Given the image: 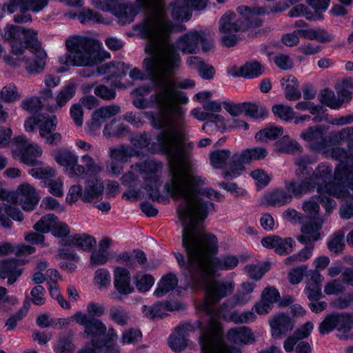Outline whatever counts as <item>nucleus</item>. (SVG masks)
Listing matches in <instances>:
<instances>
[{"instance_id":"1","label":"nucleus","mask_w":353,"mask_h":353,"mask_svg":"<svg viewBox=\"0 0 353 353\" xmlns=\"http://www.w3.org/2000/svg\"><path fill=\"white\" fill-rule=\"evenodd\" d=\"M65 48L70 54L60 57L59 61L66 66H90L91 68L83 69L80 74L83 77L108 74V79L112 80L114 87H121V79L127 75L129 65L123 61H111L101 65L103 57L98 51L99 43L97 39L74 35L65 41Z\"/></svg>"},{"instance_id":"2","label":"nucleus","mask_w":353,"mask_h":353,"mask_svg":"<svg viewBox=\"0 0 353 353\" xmlns=\"http://www.w3.org/2000/svg\"><path fill=\"white\" fill-rule=\"evenodd\" d=\"M312 163V160L308 155L296 159L294 164L298 168L295 170V175L302 179L299 182L293 179L284 183L285 190L293 193L297 199L315 190L320 194L328 190L330 196L331 166L326 163H321L313 170L309 167Z\"/></svg>"},{"instance_id":"3","label":"nucleus","mask_w":353,"mask_h":353,"mask_svg":"<svg viewBox=\"0 0 353 353\" xmlns=\"http://www.w3.org/2000/svg\"><path fill=\"white\" fill-rule=\"evenodd\" d=\"M137 171L143 179L142 188L154 202L165 204L167 199L160 192L161 172L162 163L154 159L145 160L135 165Z\"/></svg>"},{"instance_id":"4","label":"nucleus","mask_w":353,"mask_h":353,"mask_svg":"<svg viewBox=\"0 0 353 353\" xmlns=\"http://www.w3.org/2000/svg\"><path fill=\"white\" fill-rule=\"evenodd\" d=\"M37 34V32L32 29L8 25L4 29L3 38L10 43L11 52L15 55H20L26 49L32 52L39 51L41 45Z\"/></svg>"},{"instance_id":"5","label":"nucleus","mask_w":353,"mask_h":353,"mask_svg":"<svg viewBox=\"0 0 353 353\" xmlns=\"http://www.w3.org/2000/svg\"><path fill=\"white\" fill-rule=\"evenodd\" d=\"M172 134L170 130L160 131L156 137L157 143L152 142L150 134L146 132L132 134L129 140L134 149L141 151L145 148L151 154L171 156L174 154V143L171 141Z\"/></svg>"},{"instance_id":"6","label":"nucleus","mask_w":353,"mask_h":353,"mask_svg":"<svg viewBox=\"0 0 353 353\" xmlns=\"http://www.w3.org/2000/svg\"><path fill=\"white\" fill-rule=\"evenodd\" d=\"M87 314L81 311L76 312L72 316V321L84 327L88 336H104L106 334V325L99 318L105 314L103 305L90 302L86 306Z\"/></svg>"},{"instance_id":"7","label":"nucleus","mask_w":353,"mask_h":353,"mask_svg":"<svg viewBox=\"0 0 353 353\" xmlns=\"http://www.w3.org/2000/svg\"><path fill=\"white\" fill-rule=\"evenodd\" d=\"M350 151L332 146V159L339 161L335 167L332 181L353 190V141L347 144Z\"/></svg>"},{"instance_id":"8","label":"nucleus","mask_w":353,"mask_h":353,"mask_svg":"<svg viewBox=\"0 0 353 353\" xmlns=\"http://www.w3.org/2000/svg\"><path fill=\"white\" fill-rule=\"evenodd\" d=\"M12 145L15 146L12 150L13 156L17 157L21 163L30 167L41 163L37 158L41 156L42 150L37 144L30 143L25 135L13 137Z\"/></svg>"},{"instance_id":"9","label":"nucleus","mask_w":353,"mask_h":353,"mask_svg":"<svg viewBox=\"0 0 353 353\" xmlns=\"http://www.w3.org/2000/svg\"><path fill=\"white\" fill-rule=\"evenodd\" d=\"M328 126L316 125L310 126L301 134V137L310 142L309 148L314 152L324 151L326 157L331 156V133L326 135Z\"/></svg>"},{"instance_id":"10","label":"nucleus","mask_w":353,"mask_h":353,"mask_svg":"<svg viewBox=\"0 0 353 353\" xmlns=\"http://www.w3.org/2000/svg\"><path fill=\"white\" fill-rule=\"evenodd\" d=\"M150 101L159 110L145 112V117L150 121L152 128L161 131L165 130L164 128L167 124V117L164 108L171 102V92L167 90L159 93H154L150 96Z\"/></svg>"},{"instance_id":"11","label":"nucleus","mask_w":353,"mask_h":353,"mask_svg":"<svg viewBox=\"0 0 353 353\" xmlns=\"http://www.w3.org/2000/svg\"><path fill=\"white\" fill-rule=\"evenodd\" d=\"M236 14L228 11L219 19V32L221 33H233L245 32L250 28H259L263 25V19L244 16L243 18L234 21Z\"/></svg>"},{"instance_id":"12","label":"nucleus","mask_w":353,"mask_h":353,"mask_svg":"<svg viewBox=\"0 0 353 353\" xmlns=\"http://www.w3.org/2000/svg\"><path fill=\"white\" fill-rule=\"evenodd\" d=\"M198 327L200 330L199 343L202 351L216 344L223 336V324L212 316L205 326L201 321H198Z\"/></svg>"},{"instance_id":"13","label":"nucleus","mask_w":353,"mask_h":353,"mask_svg":"<svg viewBox=\"0 0 353 353\" xmlns=\"http://www.w3.org/2000/svg\"><path fill=\"white\" fill-rule=\"evenodd\" d=\"M263 247L273 249L279 255L285 256L291 253L295 246V241L292 237L282 238L278 235H268L261 241Z\"/></svg>"},{"instance_id":"14","label":"nucleus","mask_w":353,"mask_h":353,"mask_svg":"<svg viewBox=\"0 0 353 353\" xmlns=\"http://www.w3.org/2000/svg\"><path fill=\"white\" fill-rule=\"evenodd\" d=\"M269 323L272 337L279 339L293 330L295 321L287 313L279 312L270 320Z\"/></svg>"},{"instance_id":"15","label":"nucleus","mask_w":353,"mask_h":353,"mask_svg":"<svg viewBox=\"0 0 353 353\" xmlns=\"http://www.w3.org/2000/svg\"><path fill=\"white\" fill-rule=\"evenodd\" d=\"M347 186H342L341 183L332 181V197L347 199L339 210L340 216L343 219H350L353 216V194Z\"/></svg>"},{"instance_id":"16","label":"nucleus","mask_w":353,"mask_h":353,"mask_svg":"<svg viewBox=\"0 0 353 353\" xmlns=\"http://www.w3.org/2000/svg\"><path fill=\"white\" fill-rule=\"evenodd\" d=\"M228 74L234 78L254 79L263 74V66L258 61H246L240 67L233 65L228 70Z\"/></svg>"},{"instance_id":"17","label":"nucleus","mask_w":353,"mask_h":353,"mask_svg":"<svg viewBox=\"0 0 353 353\" xmlns=\"http://www.w3.org/2000/svg\"><path fill=\"white\" fill-rule=\"evenodd\" d=\"M328 190L322 192V194L318 193V195L311 196L309 200L303 203V210L309 216L319 215L320 210L319 203H321L325 209L326 213H331V196H329Z\"/></svg>"},{"instance_id":"18","label":"nucleus","mask_w":353,"mask_h":353,"mask_svg":"<svg viewBox=\"0 0 353 353\" xmlns=\"http://www.w3.org/2000/svg\"><path fill=\"white\" fill-rule=\"evenodd\" d=\"M199 30H190L181 34L176 40L177 48L185 54H194L199 52Z\"/></svg>"},{"instance_id":"19","label":"nucleus","mask_w":353,"mask_h":353,"mask_svg":"<svg viewBox=\"0 0 353 353\" xmlns=\"http://www.w3.org/2000/svg\"><path fill=\"white\" fill-rule=\"evenodd\" d=\"M304 292L310 301H317L322 297V282L324 279L317 270H310Z\"/></svg>"},{"instance_id":"20","label":"nucleus","mask_w":353,"mask_h":353,"mask_svg":"<svg viewBox=\"0 0 353 353\" xmlns=\"http://www.w3.org/2000/svg\"><path fill=\"white\" fill-rule=\"evenodd\" d=\"M17 258L0 260V279H7L8 285H13L22 275L23 269L17 267Z\"/></svg>"},{"instance_id":"21","label":"nucleus","mask_w":353,"mask_h":353,"mask_svg":"<svg viewBox=\"0 0 353 353\" xmlns=\"http://www.w3.org/2000/svg\"><path fill=\"white\" fill-rule=\"evenodd\" d=\"M114 287L119 294L128 295L134 290L131 285L130 271L123 267L117 266L114 270Z\"/></svg>"},{"instance_id":"22","label":"nucleus","mask_w":353,"mask_h":353,"mask_svg":"<svg viewBox=\"0 0 353 353\" xmlns=\"http://www.w3.org/2000/svg\"><path fill=\"white\" fill-rule=\"evenodd\" d=\"M190 280L198 284L208 283L212 276L216 272L212 269V260L209 265L201 262H196L194 265L191 263L190 270H187Z\"/></svg>"},{"instance_id":"23","label":"nucleus","mask_w":353,"mask_h":353,"mask_svg":"<svg viewBox=\"0 0 353 353\" xmlns=\"http://www.w3.org/2000/svg\"><path fill=\"white\" fill-rule=\"evenodd\" d=\"M226 339L234 344L250 345L255 342L252 330L246 326L230 328L226 332Z\"/></svg>"},{"instance_id":"24","label":"nucleus","mask_w":353,"mask_h":353,"mask_svg":"<svg viewBox=\"0 0 353 353\" xmlns=\"http://www.w3.org/2000/svg\"><path fill=\"white\" fill-rule=\"evenodd\" d=\"M97 244L96 239L86 233H78L70 236L63 243L64 246L76 248L85 252H91Z\"/></svg>"},{"instance_id":"25","label":"nucleus","mask_w":353,"mask_h":353,"mask_svg":"<svg viewBox=\"0 0 353 353\" xmlns=\"http://www.w3.org/2000/svg\"><path fill=\"white\" fill-rule=\"evenodd\" d=\"M189 326L190 324L178 325L175 327V332L169 336L168 343L174 352H181L187 347Z\"/></svg>"},{"instance_id":"26","label":"nucleus","mask_w":353,"mask_h":353,"mask_svg":"<svg viewBox=\"0 0 353 353\" xmlns=\"http://www.w3.org/2000/svg\"><path fill=\"white\" fill-rule=\"evenodd\" d=\"M104 191V185L99 179H88L85 181L82 201L91 203L95 199L101 198Z\"/></svg>"},{"instance_id":"27","label":"nucleus","mask_w":353,"mask_h":353,"mask_svg":"<svg viewBox=\"0 0 353 353\" xmlns=\"http://www.w3.org/2000/svg\"><path fill=\"white\" fill-rule=\"evenodd\" d=\"M178 283L179 279L176 275L172 272H168L163 275L159 280L153 294L157 298L163 297L173 291Z\"/></svg>"},{"instance_id":"28","label":"nucleus","mask_w":353,"mask_h":353,"mask_svg":"<svg viewBox=\"0 0 353 353\" xmlns=\"http://www.w3.org/2000/svg\"><path fill=\"white\" fill-rule=\"evenodd\" d=\"M189 184L192 192L195 194L196 197L203 196L210 199H212L213 195L218 194V192L211 188H205L206 178L199 175H190L188 177Z\"/></svg>"},{"instance_id":"29","label":"nucleus","mask_w":353,"mask_h":353,"mask_svg":"<svg viewBox=\"0 0 353 353\" xmlns=\"http://www.w3.org/2000/svg\"><path fill=\"white\" fill-rule=\"evenodd\" d=\"M353 86L350 80L345 79L342 81L341 88L338 90L336 97L332 90V110H339L343 103H348L352 99L353 94L348 90Z\"/></svg>"},{"instance_id":"30","label":"nucleus","mask_w":353,"mask_h":353,"mask_svg":"<svg viewBox=\"0 0 353 353\" xmlns=\"http://www.w3.org/2000/svg\"><path fill=\"white\" fill-rule=\"evenodd\" d=\"M196 244V226L194 224H189L184 226L182 232V246L189 258H191L195 254Z\"/></svg>"},{"instance_id":"31","label":"nucleus","mask_w":353,"mask_h":353,"mask_svg":"<svg viewBox=\"0 0 353 353\" xmlns=\"http://www.w3.org/2000/svg\"><path fill=\"white\" fill-rule=\"evenodd\" d=\"M171 17L174 21L185 22L192 16V10L185 0H175L171 3Z\"/></svg>"},{"instance_id":"32","label":"nucleus","mask_w":353,"mask_h":353,"mask_svg":"<svg viewBox=\"0 0 353 353\" xmlns=\"http://www.w3.org/2000/svg\"><path fill=\"white\" fill-rule=\"evenodd\" d=\"M292 197L297 199L292 192L282 188H276L265 196L267 203L272 206H282L292 201Z\"/></svg>"},{"instance_id":"33","label":"nucleus","mask_w":353,"mask_h":353,"mask_svg":"<svg viewBox=\"0 0 353 353\" xmlns=\"http://www.w3.org/2000/svg\"><path fill=\"white\" fill-rule=\"evenodd\" d=\"M239 263V257L231 254L212 258V269L214 272L232 270L237 267Z\"/></svg>"},{"instance_id":"34","label":"nucleus","mask_w":353,"mask_h":353,"mask_svg":"<svg viewBox=\"0 0 353 353\" xmlns=\"http://www.w3.org/2000/svg\"><path fill=\"white\" fill-rule=\"evenodd\" d=\"M185 178L182 175L176 176L172 182L164 184L165 194L172 198H184L186 194Z\"/></svg>"},{"instance_id":"35","label":"nucleus","mask_w":353,"mask_h":353,"mask_svg":"<svg viewBox=\"0 0 353 353\" xmlns=\"http://www.w3.org/2000/svg\"><path fill=\"white\" fill-rule=\"evenodd\" d=\"M88 336L91 338L90 343L84 347L79 350L77 353H101L108 343H111V338L107 334Z\"/></svg>"},{"instance_id":"36","label":"nucleus","mask_w":353,"mask_h":353,"mask_svg":"<svg viewBox=\"0 0 353 353\" xmlns=\"http://www.w3.org/2000/svg\"><path fill=\"white\" fill-rule=\"evenodd\" d=\"M55 161L61 166L70 169V172L74 171V166L78 163V156L67 148H60L54 154Z\"/></svg>"},{"instance_id":"37","label":"nucleus","mask_w":353,"mask_h":353,"mask_svg":"<svg viewBox=\"0 0 353 353\" xmlns=\"http://www.w3.org/2000/svg\"><path fill=\"white\" fill-rule=\"evenodd\" d=\"M352 327L353 313L337 314L332 312V330L336 329L343 333H347Z\"/></svg>"},{"instance_id":"38","label":"nucleus","mask_w":353,"mask_h":353,"mask_svg":"<svg viewBox=\"0 0 353 353\" xmlns=\"http://www.w3.org/2000/svg\"><path fill=\"white\" fill-rule=\"evenodd\" d=\"M281 85L285 86L284 93L288 101H296L301 97V93L298 90L299 82L296 77L289 75L282 79Z\"/></svg>"},{"instance_id":"39","label":"nucleus","mask_w":353,"mask_h":353,"mask_svg":"<svg viewBox=\"0 0 353 353\" xmlns=\"http://www.w3.org/2000/svg\"><path fill=\"white\" fill-rule=\"evenodd\" d=\"M141 154V151L123 145L112 148L110 150L111 159L121 163H125L130 158L132 157H139Z\"/></svg>"},{"instance_id":"40","label":"nucleus","mask_w":353,"mask_h":353,"mask_svg":"<svg viewBox=\"0 0 353 353\" xmlns=\"http://www.w3.org/2000/svg\"><path fill=\"white\" fill-rule=\"evenodd\" d=\"M234 283L228 281H217L210 290V294L213 299L220 301L233 293Z\"/></svg>"},{"instance_id":"41","label":"nucleus","mask_w":353,"mask_h":353,"mask_svg":"<svg viewBox=\"0 0 353 353\" xmlns=\"http://www.w3.org/2000/svg\"><path fill=\"white\" fill-rule=\"evenodd\" d=\"M283 128L281 126L271 125L258 131L255 134L257 141L264 142L268 140H276L282 136Z\"/></svg>"},{"instance_id":"42","label":"nucleus","mask_w":353,"mask_h":353,"mask_svg":"<svg viewBox=\"0 0 353 353\" xmlns=\"http://www.w3.org/2000/svg\"><path fill=\"white\" fill-rule=\"evenodd\" d=\"M40 116L41 123H39V134L41 137H45L55 130L58 120L55 115L40 113Z\"/></svg>"},{"instance_id":"43","label":"nucleus","mask_w":353,"mask_h":353,"mask_svg":"<svg viewBox=\"0 0 353 353\" xmlns=\"http://www.w3.org/2000/svg\"><path fill=\"white\" fill-rule=\"evenodd\" d=\"M276 147L279 152L285 154H295L301 148L299 143L291 140L289 135H284L276 141Z\"/></svg>"},{"instance_id":"44","label":"nucleus","mask_w":353,"mask_h":353,"mask_svg":"<svg viewBox=\"0 0 353 353\" xmlns=\"http://www.w3.org/2000/svg\"><path fill=\"white\" fill-rule=\"evenodd\" d=\"M109 318L115 324L125 326L130 320V314L122 306H112L109 311Z\"/></svg>"},{"instance_id":"45","label":"nucleus","mask_w":353,"mask_h":353,"mask_svg":"<svg viewBox=\"0 0 353 353\" xmlns=\"http://www.w3.org/2000/svg\"><path fill=\"white\" fill-rule=\"evenodd\" d=\"M201 243L207 254L216 256L219 252V241L216 236L212 232L203 233L201 236Z\"/></svg>"},{"instance_id":"46","label":"nucleus","mask_w":353,"mask_h":353,"mask_svg":"<svg viewBox=\"0 0 353 353\" xmlns=\"http://www.w3.org/2000/svg\"><path fill=\"white\" fill-rule=\"evenodd\" d=\"M181 63V56L174 48H170L167 54L164 63V68L167 73L172 74L180 67Z\"/></svg>"},{"instance_id":"47","label":"nucleus","mask_w":353,"mask_h":353,"mask_svg":"<svg viewBox=\"0 0 353 353\" xmlns=\"http://www.w3.org/2000/svg\"><path fill=\"white\" fill-rule=\"evenodd\" d=\"M116 123V119H114L109 123H107L103 129V134L119 139L125 137L130 132L129 128L123 124H119L115 127Z\"/></svg>"},{"instance_id":"48","label":"nucleus","mask_w":353,"mask_h":353,"mask_svg":"<svg viewBox=\"0 0 353 353\" xmlns=\"http://www.w3.org/2000/svg\"><path fill=\"white\" fill-rule=\"evenodd\" d=\"M243 112L246 117L254 119H263L266 117L268 112L263 106H259L256 103L247 101L243 102Z\"/></svg>"},{"instance_id":"49","label":"nucleus","mask_w":353,"mask_h":353,"mask_svg":"<svg viewBox=\"0 0 353 353\" xmlns=\"http://www.w3.org/2000/svg\"><path fill=\"white\" fill-rule=\"evenodd\" d=\"M78 20L81 24L86 23H102L103 19L102 15L90 8H83V10L78 13Z\"/></svg>"},{"instance_id":"50","label":"nucleus","mask_w":353,"mask_h":353,"mask_svg":"<svg viewBox=\"0 0 353 353\" xmlns=\"http://www.w3.org/2000/svg\"><path fill=\"white\" fill-rule=\"evenodd\" d=\"M106 79L107 82L110 83V88L104 85H99L95 86L94 92L98 97L103 100H112L116 97V88H120V87H114V83L112 82V80H108V77ZM123 87L122 84L121 88Z\"/></svg>"},{"instance_id":"51","label":"nucleus","mask_w":353,"mask_h":353,"mask_svg":"<svg viewBox=\"0 0 353 353\" xmlns=\"http://www.w3.org/2000/svg\"><path fill=\"white\" fill-rule=\"evenodd\" d=\"M272 111L275 117L285 122H292L296 112L292 107L283 104H275L272 108Z\"/></svg>"},{"instance_id":"52","label":"nucleus","mask_w":353,"mask_h":353,"mask_svg":"<svg viewBox=\"0 0 353 353\" xmlns=\"http://www.w3.org/2000/svg\"><path fill=\"white\" fill-rule=\"evenodd\" d=\"M74 348L72 336L67 334L59 336L54 350L56 353H72Z\"/></svg>"},{"instance_id":"53","label":"nucleus","mask_w":353,"mask_h":353,"mask_svg":"<svg viewBox=\"0 0 353 353\" xmlns=\"http://www.w3.org/2000/svg\"><path fill=\"white\" fill-rule=\"evenodd\" d=\"M77 88L74 83H68L64 85L58 93L56 102L59 107L64 106L76 94Z\"/></svg>"},{"instance_id":"54","label":"nucleus","mask_w":353,"mask_h":353,"mask_svg":"<svg viewBox=\"0 0 353 353\" xmlns=\"http://www.w3.org/2000/svg\"><path fill=\"white\" fill-rule=\"evenodd\" d=\"M29 310L28 305L23 303L22 307L17 310L15 313L11 314L6 321L5 326L7 331H11L15 329L17 323L26 316Z\"/></svg>"},{"instance_id":"55","label":"nucleus","mask_w":353,"mask_h":353,"mask_svg":"<svg viewBox=\"0 0 353 353\" xmlns=\"http://www.w3.org/2000/svg\"><path fill=\"white\" fill-rule=\"evenodd\" d=\"M230 154L231 152L228 149L218 150L212 152L209 156L212 165L214 168H222Z\"/></svg>"},{"instance_id":"56","label":"nucleus","mask_w":353,"mask_h":353,"mask_svg":"<svg viewBox=\"0 0 353 353\" xmlns=\"http://www.w3.org/2000/svg\"><path fill=\"white\" fill-rule=\"evenodd\" d=\"M50 232L54 237L61 239L63 243L65 239H68L71 236L70 235V228L65 222L57 223V221H55L52 223Z\"/></svg>"},{"instance_id":"57","label":"nucleus","mask_w":353,"mask_h":353,"mask_svg":"<svg viewBox=\"0 0 353 353\" xmlns=\"http://www.w3.org/2000/svg\"><path fill=\"white\" fill-rule=\"evenodd\" d=\"M297 34L305 39L310 40H316L320 42L330 41L329 36H325V32L321 30L315 29H299L297 30Z\"/></svg>"},{"instance_id":"58","label":"nucleus","mask_w":353,"mask_h":353,"mask_svg":"<svg viewBox=\"0 0 353 353\" xmlns=\"http://www.w3.org/2000/svg\"><path fill=\"white\" fill-rule=\"evenodd\" d=\"M43 57L37 56L34 59H27L25 61V68L30 74H37L42 72L45 68L46 62Z\"/></svg>"},{"instance_id":"59","label":"nucleus","mask_w":353,"mask_h":353,"mask_svg":"<svg viewBox=\"0 0 353 353\" xmlns=\"http://www.w3.org/2000/svg\"><path fill=\"white\" fill-rule=\"evenodd\" d=\"M57 220L54 214H48L43 216L33 226L35 231L43 234L50 232L52 223Z\"/></svg>"},{"instance_id":"60","label":"nucleus","mask_w":353,"mask_h":353,"mask_svg":"<svg viewBox=\"0 0 353 353\" xmlns=\"http://www.w3.org/2000/svg\"><path fill=\"white\" fill-rule=\"evenodd\" d=\"M161 85L163 88V90H170L171 92V101L172 100V90L176 88L181 89H190L195 86L194 81L185 79L179 82H176L173 80L164 81L161 83Z\"/></svg>"},{"instance_id":"61","label":"nucleus","mask_w":353,"mask_h":353,"mask_svg":"<svg viewBox=\"0 0 353 353\" xmlns=\"http://www.w3.org/2000/svg\"><path fill=\"white\" fill-rule=\"evenodd\" d=\"M0 97L5 103H12L20 99L21 95L17 91V86L13 83H10L2 88Z\"/></svg>"},{"instance_id":"62","label":"nucleus","mask_w":353,"mask_h":353,"mask_svg":"<svg viewBox=\"0 0 353 353\" xmlns=\"http://www.w3.org/2000/svg\"><path fill=\"white\" fill-rule=\"evenodd\" d=\"M28 174L37 179H42L47 182L50 178L56 175V170L51 167L32 168L28 170Z\"/></svg>"},{"instance_id":"63","label":"nucleus","mask_w":353,"mask_h":353,"mask_svg":"<svg viewBox=\"0 0 353 353\" xmlns=\"http://www.w3.org/2000/svg\"><path fill=\"white\" fill-rule=\"evenodd\" d=\"M134 284L139 292H146L150 290L154 283V278L150 274L143 275L141 279L134 276Z\"/></svg>"},{"instance_id":"64","label":"nucleus","mask_w":353,"mask_h":353,"mask_svg":"<svg viewBox=\"0 0 353 353\" xmlns=\"http://www.w3.org/2000/svg\"><path fill=\"white\" fill-rule=\"evenodd\" d=\"M143 337L141 331L137 328H129L122 333L121 341L123 344H135Z\"/></svg>"}]
</instances>
